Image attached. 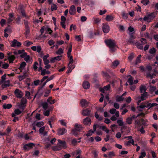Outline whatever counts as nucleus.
<instances>
[{
  "mask_svg": "<svg viewBox=\"0 0 158 158\" xmlns=\"http://www.w3.org/2000/svg\"><path fill=\"white\" fill-rule=\"evenodd\" d=\"M156 89V87L150 85V90L151 92H153Z\"/></svg>",
  "mask_w": 158,
  "mask_h": 158,
  "instance_id": "obj_53",
  "label": "nucleus"
},
{
  "mask_svg": "<svg viewBox=\"0 0 158 158\" xmlns=\"http://www.w3.org/2000/svg\"><path fill=\"white\" fill-rule=\"evenodd\" d=\"M81 105L82 106H86L88 104V102L85 99H82L80 102Z\"/></svg>",
  "mask_w": 158,
  "mask_h": 158,
  "instance_id": "obj_24",
  "label": "nucleus"
},
{
  "mask_svg": "<svg viewBox=\"0 0 158 158\" xmlns=\"http://www.w3.org/2000/svg\"><path fill=\"white\" fill-rule=\"evenodd\" d=\"M5 22H6L5 20L4 19H2L1 20V21H0V24H1V26H2V27H3L5 23Z\"/></svg>",
  "mask_w": 158,
  "mask_h": 158,
  "instance_id": "obj_60",
  "label": "nucleus"
},
{
  "mask_svg": "<svg viewBox=\"0 0 158 158\" xmlns=\"http://www.w3.org/2000/svg\"><path fill=\"white\" fill-rule=\"evenodd\" d=\"M90 114V111L88 109H85L83 110L82 114L84 116H88Z\"/></svg>",
  "mask_w": 158,
  "mask_h": 158,
  "instance_id": "obj_23",
  "label": "nucleus"
},
{
  "mask_svg": "<svg viewBox=\"0 0 158 158\" xmlns=\"http://www.w3.org/2000/svg\"><path fill=\"white\" fill-rule=\"evenodd\" d=\"M64 52L63 50L61 48H59L57 51L56 52V53L58 55H60L63 53Z\"/></svg>",
  "mask_w": 158,
  "mask_h": 158,
  "instance_id": "obj_45",
  "label": "nucleus"
},
{
  "mask_svg": "<svg viewBox=\"0 0 158 158\" xmlns=\"http://www.w3.org/2000/svg\"><path fill=\"white\" fill-rule=\"evenodd\" d=\"M58 145L61 148H65L66 147V143L65 141H62L60 139H58Z\"/></svg>",
  "mask_w": 158,
  "mask_h": 158,
  "instance_id": "obj_8",
  "label": "nucleus"
},
{
  "mask_svg": "<svg viewBox=\"0 0 158 158\" xmlns=\"http://www.w3.org/2000/svg\"><path fill=\"white\" fill-rule=\"evenodd\" d=\"M18 78L19 80L20 81H21L26 78V76L24 75H19V76Z\"/></svg>",
  "mask_w": 158,
  "mask_h": 158,
  "instance_id": "obj_56",
  "label": "nucleus"
},
{
  "mask_svg": "<svg viewBox=\"0 0 158 158\" xmlns=\"http://www.w3.org/2000/svg\"><path fill=\"white\" fill-rule=\"evenodd\" d=\"M75 128L74 129H73L72 131V133L75 135L77 136L78 134L76 132V131H80L81 130H82V126L80 124H78L77 123H76L74 125Z\"/></svg>",
  "mask_w": 158,
  "mask_h": 158,
  "instance_id": "obj_3",
  "label": "nucleus"
},
{
  "mask_svg": "<svg viewBox=\"0 0 158 158\" xmlns=\"http://www.w3.org/2000/svg\"><path fill=\"white\" fill-rule=\"evenodd\" d=\"M21 13L22 14V15L25 17L26 19H28L29 18V17L28 16H27L25 13V12L24 10H22L21 11Z\"/></svg>",
  "mask_w": 158,
  "mask_h": 158,
  "instance_id": "obj_58",
  "label": "nucleus"
},
{
  "mask_svg": "<svg viewBox=\"0 0 158 158\" xmlns=\"http://www.w3.org/2000/svg\"><path fill=\"white\" fill-rule=\"evenodd\" d=\"M2 107L4 109H9L10 108V104H4L3 105Z\"/></svg>",
  "mask_w": 158,
  "mask_h": 158,
  "instance_id": "obj_50",
  "label": "nucleus"
},
{
  "mask_svg": "<svg viewBox=\"0 0 158 158\" xmlns=\"http://www.w3.org/2000/svg\"><path fill=\"white\" fill-rule=\"evenodd\" d=\"M51 10L53 11V10H56L57 8V6L55 4H53L51 6Z\"/></svg>",
  "mask_w": 158,
  "mask_h": 158,
  "instance_id": "obj_52",
  "label": "nucleus"
},
{
  "mask_svg": "<svg viewBox=\"0 0 158 158\" xmlns=\"http://www.w3.org/2000/svg\"><path fill=\"white\" fill-rule=\"evenodd\" d=\"M45 128V127L43 126L40 127L39 130L40 134L43 135V136H46L47 135V132L44 131Z\"/></svg>",
  "mask_w": 158,
  "mask_h": 158,
  "instance_id": "obj_13",
  "label": "nucleus"
},
{
  "mask_svg": "<svg viewBox=\"0 0 158 158\" xmlns=\"http://www.w3.org/2000/svg\"><path fill=\"white\" fill-rule=\"evenodd\" d=\"M114 17L113 15H107L106 17V19L107 21H112L114 20Z\"/></svg>",
  "mask_w": 158,
  "mask_h": 158,
  "instance_id": "obj_25",
  "label": "nucleus"
},
{
  "mask_svg": "<svg viewBox=\"0 0 158 158\" xmlns=\"http://www.w3.org/2000/svg\"><path fill=\"white\" fill-rule=\"evenodd\" d=\"M134 57V55L133 53H131L128 57V59L129 60L131 61Z\"/></svg>",
  "mask_w": 158,
  "mask_h": 158,
  "instance_id": "obj_59",
  "label": "nucleus"
},
{
  "mask_svg": "<svg viewBox=\"0 0 158 158\" xmlns=\"http://www.w3.org/2000/svg\"><path fill=\"white\" fill-rule=\"evenodd\" d=\"M141 3L144 5L146 6L149 3V1L148 0H142Z\"/></svg>",
  "mask_w": 158,
  "mask_h": 158,
  "instance_id": "obj_43",
  "label": "nucleus"
},
{
  "mask_svg": "<svg viewBox=\"0 0 158 158\" xmlns=\"http://www.w3.org/2000/svg\"><path fill=\"white\" fill-rule=\"evenodd\" d=\"M124 98L123 97V96H117L116 97V101L117 102H121L123 101Z\"/></svg>",
  "mask_w": 158,
  "mask_h": 158,
  "instance_id": "obj_28",
  "label": "nucleus"
},
{
  "mask_svg": "<svg viewBox=\"0 0 158 158\" xmlns=\"http://www.w3.org/2000/svg\"><path fill=\"white\" fill-rule=\"evenodd\" d=\"M15 93L16 97L19 98H21L23 95V93L22 91L18 89L15 90Z\"/></svg>",
  "mask_w": 158,
  "mask_h": 158,
  "instance_id": "obj_9",
  "label": "nucleus"
},
{
  "mask_svg": "<svg viewBox=\"0 0 158 158\" xmlns=\"http://www.w3.org/2000/svg\"><path fill=\"white\" fill-rule=\"evenodd\" d=\"M11 46L15 47H19L21 45V43L18 41L14 39L11 42Z\"/></svg>",
  "mask_w": 158,
  "mask_h": 158,
  "instance_id": "obj_7",
  "label": "nucleus"
},
{
  "mask_svg": "<svg viewBox=\"0 0 158 158\" xmlns=\"http://www.w3.org/2000/svg\"><path fill=\"white\" fill-rule=\"evenodd\" d=\"M156 13L153 12L148 15L149 16H150V18L152 19V20L156 17Z\"/></svg>",
  "mask_w": 158,
  "mask_h": 158,
  "instance_id": "obj_44",
  "label": "nucleus"
},
{
  "mask_svg": "<svg viewBox=\"0 0 158 158\" xmlns=\"http://www.w3.org/2000/svg\"><path fill=\"white\" fill-rule=\"evenodd\" d=\"M50 111L48 110H46L44 112V114L45 116H48L49 115Z\"/></svg>",
  "mask_w": 158,
  "mask_h": 158,
  "instance_id": "obj_61",
  "label": "nucleus"
},
{
  "mask_svg": "<svg viewBox=\"0 0 158 158\" xmlns=\"http://www.w3.org/2000/svg\"><path fill=\"white\" fill-rule=\"evenodd\" d=\"M140 154L141 155L139 157V158H143V157H144L146 155L145 152L144 151H143L142 152H141L140 153Z\"/></svg>",
  "mask_w": 158,
  "mask_h": 158,
  "instance_id": "obj_54",
  "label": "nucleus"
},
{
  "mask_svg": "<svg viewBox=\"0 0 158 158\" xmlns=\"http://www.w3.org/2000/svg\"><path fill=\"white\" fill-rule=\"evenodd\" d=\"M119 64V62L118 60L114 61L112 65V67L114 68H115Z\"/></svg>",
  "mask_w": 158,
  "mask_h": 158,
  "instance_id": "obj_30",
  "label": "nucleus"
},
{
  "mask_svg": "<svg viewBox=\"0 0 158 158\" xmlns=\"http://www.w3.org/2000/svg\"><path fill=\"white\" fill-rule=\"evenodd\" d=\"M32 44L33 43L32 42L27 40L24 42V45L27 47H28L30 45Z\"/></svg>",
  "mask_w": 158,
  "mask_h": 158,
  "instance_id": "obj_39",
  "label": "nucleus"
},
{
  "mask_svg": "<svg viewBox=\"0 0 158 158\" xmlns=\"http://www.w3.org/2000/svg\"><path fill=\"white\" fill-rule=\"evenodd\" d=\"M110 88V84L106 86H104L103 89H100V91L102 93H104L105 91L109 90Z\"/></svg>",
  "mask_w": 158,
  "mask_h": 158,
  "instance_id": "obj_20",
  "label": "nucleus"
},
{
  "mask_svg": "<svg viewBox=\"0 0 158 158\" xmlns=\"http://www.w3.org/2000/svg\"><path fill=\"white\" fill-rule=\"evenodd\" d=\"M70 47L69 48L67 52V55L68 57L71 56V53L72 51V44H70Z\"/></svg>",
  "mask_w": 158,
  "mask_h": 158,
  "instance_id": "obj_47",
  "label": "nucleus"
},
{
  "mask_svg": "<svg viewBox=\"0 0 158 158\" xmlns=\"http://www.w3.org/2000/svg\"><path fill=\"white\" fill-rule=\"evenodd\" d=\"M27 102V100L25 98H22L21 99V105L22 106H24L25 105Z\"/></svg>",
  "mask_w": 158,
  "mask_h": 158,
  "instance_id": "obj_36",
  "label": "nucleus"
},
{
  "mask_svg": "<svg viewBox=\"0 0 158 158\" xmlns=\"http://www.w3.org/2000/svg\"><path fill=\"white\" fill-rule=\"evenodd\" d=\"M44 125V123L43 122H40L37 123L36 124V126L39 127H41Z\"/></svg>",
  "mask_w": 158,
  "mask_h": 158,
  "instance_id": "obj_42",
  "label": "nucleus"
},
{
  "mask_svg": "<svg viewBox=\"0 0 158 158\" xmlns=\"http://www.w3.org/2000/svg\"><path fill=\"white\" fill-rule=\"evenodd\" d=\"M110 113L111 114H115V116L117 117H118L119 115V112L118 111H116L115 109L112 108L110 110Z\"/></svg>",
  "mask_w": 158,
  "mask_h": 158,
  "instance_id": "obj_11",
  "label": "nucleus"
},
{
  "mask_svg": "<svg viewBox=\"0 0 158 158\" xmlns=\"http://www.w3.org/2000/svg\"><path fill=\"white\" fill-rule=\"evenodd\" d=\"M134 140L133 139H132L125 143L126 146H128L130 145V144L131 143L132 145H134Z\"/></svg>",
  "mask_w": 158,
  "mask_h": 158,
  "instance_id": "obj_35",
  "label": "nucleus"
},
{
  "mask_svg": "<svg viewBox=\"0 0 158 158\" xmlns=\"http://www.w3.org/2000/svg\"><path fill=\"white\" fill-rule=\"evenodd\" d=\"M44 31L46 32H49V34H51L52 32V30L50 28L48 27H44Z\"/></svg>",
  "mask_w": 158,
  "mask_h": 158,
  "instance_id": "obj_38",
  "label": "nucleus"
},
{
  "mask_svg": "<svg viewBox=\"0 0 158 158\" xmlns=\"http://www.w3.org/2000/svg\"><path fill=\"white\" fill-rule=\"evenodd\" d=\"M83 123L87 125H89L91 124V120L90 118H86L83 121Z\"/></svg>",
  "mask_w": 158,
  "mask_h": 158,
  "instance_id": "obj_16",
  "label": "nucleus"
},
{
  "mask_svg": "<svg viewBox=\"0 0 158 158\" xmlns=\"http://www.w3.org/2000/svg\"><path fill=\"white\" fill-rule=\"evenodd\" d=\"M156 76V75L154 73L151 74L150 73H148L147 74V77H150L151 79H152V78L155 77Z\"/></svg>",
  "mask_w": 158,
  "mask_h": 158,
  "instance_id": "obj_29",
  "label": "nucleus"
},
{
  "mask_svg": "<svg viewBox=\"0 0 158 158\" xmlns=\"http://www.w3.org/2000/svg\"><path fill=\"white\" fill-rule=\"evenodd\" d=\"M21 112L22 111L19 109L15 110V113L12 114V116L14 117L15 116V114L18 115L21 113Z\"/></svg>",
  "mask_w": 158,
  "mask_h": 158,
  "instance_id": "obj_27",
  "label": "nucleus"
},
{
  "mask_svg": "<svg viewBox=\"0 0 158 158\" xmlns=\"http://www.w3.org/2000/svg\"><path fill=\"white\" fill-rule=\"evenodd\" d=\"M122 18L124 19H127V14H126L124 11H123L122 12Z\"/></svg>",
  "mask_w": 158,
  "mask_h": 158,
  "instance_id": "obj_40",
  "label": "nucleus"
},
{
  "mask_svg": "<svg viewBox=\"0 0 158 158\" xmlns=\"http://www.w3.org/2000/svg\"><path fill=\"white\" fill-rule=\"evenodd\" d=\"M114 107L116 109H118L119 107V105L117 103H114Z\"/></svg>",
  "mask_w": 158,
  "mask_h": 158,
  "instance_id": "obj_64",
  "label": "nucleus"
},
{
  "mask_svg": "<svg viewBox=\"0 0 158 158\" xmlns=\"http://www.w3.org/2000/svg\"><path fill=\"white\" fill-rule=\"evenodd\" d=\"M31 49L34 51H36L38 53H40L41 50L42 48L40 46H33L31 47Z\"/></svg>",
  "mask_w": 158,
  "mask_h": 158,
  "instance_id": "obj_12",
  "label": "nucleus"
},
{
  "mask_svg": "<svg viewBox=\"0 0 158 158\" xmlns=\"http://www.w3.org/2000/svg\"><path fill=\"white\" fill-rule=\"evenodd\" d=\"M138 106L137 108L139 111H143V109L146 107L147 106L146 102H142L140 104L139 103V105H138Z\"/></svg>",
  "mask_w": 158,
  "mask_h": 158,
  "instance_id": "obj_6",
  "label": "nucleus"
},
{
  "mask_svg": "<svg viewBox=\"0 0 158 158\" xmlns=\"http://www.w3.org/2000/svg\"><path fill=\"white\" fill-rule=\"evenodd\" d=\"M117 123L119 126H123L124 125V123L123 121V119H118L117 121Z\"/></svg>",
  "mask_w": 158,
  "mask_h": 158,
  "instance_id": "obj_34",
  "label": "nucleus"
},
{
  "mask_svg": "<svg viewBox=\"0 0 158 158\" xmlns=\"http://www.w3.org/2000/svg\"><path fill=\"white\" fill-rule=\"evenodd\" d=\"M66 130L64 128H60L58 130V134L59 135H63L66 132Z\"/></svg>",
  "mask_w": 158,
  "mask_h": 158,
  "instance_id": "obj_18",
  "label": "nucleus"
},
{
  "mask_svg": "<svg viewBox=\"0 0 158 158\" xmlns=\"http://www.w3.org/2000/svg\"><path fill=\"white\" fill-rule=\"evenodd\" d=\"M93 133L94 131H93L92 130H89L87 132V133L86 134V135L87 136H90Z\"/></svg>",
  "mask_w": 158,
  "mask_h": 158,
  "instance_id": "obj_51",
  "label": "nucleus"
},
{
  "mask_svg": "<svg viewBox=\"0 0 158 158\" xmlns=\"http://www.w3.org/2000/svg\"><path fill=\"white\" fill-rule=\"evenodd\" d=\"M23 58H24V60L27 62H29L31 61L30 57L29 56L27 55V54Z\"/></svg>",
  "mask_w": 158,
  "mask_h": 158,
  "instance_id": "obj_33",
  "label": "nucleus"
},
{
  "mask_svg": "<svg viewBox=\"0 0 158 158\" xmlns=\"http://www.w3.org/2000/svg\"><path fill=\"white\" fill-rule=\"evenodd\" d=\"M92 20L94 22V24H98L100 23L101 19L96 17H93L92 19Z\"/></svg>",
  "mask_w": 158,
  "mask_h": 158,
  "instance_id": "obj_22",
  "label": "nucleus"
},
{
  "mask_svg": "<svg viewBox=\"0 0 158 158\" xmlns=\"http://www.w3.org/2000/svg\"><path fill=\"white\" fill-rule=\"evenodd\" d=\"M143 19L144 21H146L148 23L150 22L152 20V19L150 18V16H149L148 15L147 16L144 17Z\"/></svg>",
  "mask_w": 158,
  "mask_h": 158,
  "instance_id": "obj_26",
  "label": "nucleus"
},
{
  "mask_svg": "<svg viewBox=\"0 0 158 158\" xmlns=\"http://www.w3.org/2000/svg\"><path fill=\"white\" fill-rule=\"evenodd\" d=\"M105 43L110 49V51L111 52H114L118 47L116 45L115 41L111 39L105 40Z\"/></svg>",
  "mask_w": 158,
  "mask_h": 158,
  "instance_id": "obj_1",
  "label": "nucleus"
},
{
  "mask_svg": "<svg viewBox=\"0 0 158 158\" xmlns=\"http://www.w3.org/2000/svg\"><path fill=\"white\" fill-rule=\"evenodd\" d=\"M42 106L43 109L45 110H46L48 107V103L47 102H44L42 104Z\"/></svg>",
  "mask_w": 158,
  "mask_h": 158,
  "instance_id": "obj_41",
  "label": "nucleus"
},
{
  "mask_svg": "<svg viewBox=\"0 0 158 158\" xmlns=\"http://www.w3.org/2000/svg\"><path fill=\"white\" fill-rule=\"evenodd\" d=\"M6 74H4L2 76L0 80V85H2V87L4 89L9 86L10 85V80H7L6 78Z\"/></svg>",
  "mask_w": 158,
  "mask_h": 158,
  "instance_id": "obj_2",
  "label": "nucleus"
},
{
  "mask_svg": "<svg viewBox=\"0 0 158 158\" xmlns=\"http://www.w3.org/2000/svg\"><path fill=\"white\" fill-rule=\"evenodd\" d=\"M130 77L128 79V82L129 83V85H131L133 83V80L132 77L131 76H130Z\"/></svg>",
  "mask_w": 158,
  "mask_h": 158,
  "instance_id": "obj_48",
  "label": "nucleus"
},
{
  "mask_svg": "<svg viewBox=\"0 0 158 158\" xmlns=\"http://www.w3.org/2000/svg\"><path fill=\"white\" fill-rule=\"evenodd\" d=\"M146 103L147 106L146 107L148 108V109H150V108L154 106H156L158 105V104L156 103H151L147 101L146 102Z\"/></svg>",
  "mask_w": 158,
  "mask_h": 158,
  "instance_id": "obj_15",
  "label": "nucleus"
},
{
  "mask_svg": "<svg viewBox=\"0 0 158 158\" xmlns=\"http://www.w3.org/2000/svg\"><path fill=\"white\" fill-rule=\"evenodd\" d=\"M139 90L140 92L141 93L146 92V87L145 85H142L139 87Z\"/></svg>",
  "mask_w": 158,
  "mask_h": 158,
  "instance_id": "obj_21",
  "label": "nucleus"
},
{
  "mask_svg": "<svg viewBox=\"0 0 158 158\" xmlns=\"http://www.w3.org/2000/svg\"><path fill=\"white\" fill-rule=\"evenodd\" d=\"M68 57L69 60V63L68 64H73V61L72 56H69Z\"/></svg>",
  "mask_w": 158,
  "mask_h": 158,
  "instance_id": "obj_55",
  "label": "nucleus"
},
{
  "mask_svg": "<svg viewBox=\"0 0 158 158\" xmlns=\"http://www.w3.org/2000/svg\"><path fill=\"white\" fill-rule=\"evenodd\" d=\"M148 94L147 92H144L143 94H141V96L140 97V99L138 100L137 103L139 105V103H140L141 101H143L146 99L148 97Z\"/></svg>",
  "mask_w": 158,
  "mask_h": 158,
  "instance_id": "obj_4",
  "label": "nucleus"
},
{
  "mask_svg": "<svg viewBox=\"0 0 158 158\" xmlns=\"http://www.w3.org/2000/svg\"><path fill=\"white\" fill-rule=\"evenodd\" d=\"M136 45L137 46V47L139 49H142L143 48V47L142 46V44H141L140 43L137 42L136 43Z\"/></svg>",
  "mask_w": 158,
  "mask_h": 158,
  "instance_id": "obj_46",
  "label": "nucleus"
},
{
  "mask_svg": "<svg viewBox=\"0 0 158 158\" xmlns=\"http://www.w3.org/2000/svg\"><path fill=\"white\" fill-rule=\"evenodd\" d=\"M102 30L104 33H108L110 30V27L108 24L107 23H103L102 24Z\"/></svg>",
  "mask_w": 158,
  "mask_h": 158,
  "instance_id": "obj_5",
  "label": "nucleus"
},
{
  "mask_svg": "<svg viewBox=\"0 0 158 158\" xmlns=\"http://www.w3.org/2000/svg\"><path fill=\"white\" fill-rule=\"evenodd\" d=\"M25 96L27 98H30V93L28 91H26L25 92Z\"/></svg>",
  "mask_w": 158,
  "mask_h": 158,
  "instance_id": "obj_62",
  "label": "nucleus"
},
{
  "mask_svg": "<svg viewBox=\"0 0 158 158\" xmlns=\"http://www.w3.org/2000/svg\"><path fill=\"white\" fill-rule=\"evenodd\" d=\"M34 146L35 145L34 143H27L24 146L23 148L25 150H28Z\"/></svg>",
  "mask_w": 158,
  "mask_h": 158,
  "instance_id": "obj_14",
  "label": "nucleus"
},
{
  "mask_svg": "<svg viewBox=\"0 0 158 158\" xmlns=\"http://www.w3.org/2000/svg\"><path fill=\"white\" fill-rule=\"evenodd\" d=\"M82 86L84 89H88L90 87V84L87 81H84L82 84Z\"/></svg>",
  "mask_w": 158,
  "mask_h": 158,
  "instance_id": "obj_19",
  "label": "nucleus"
},
{
  "mask_svg": "<svg viewBox=\"0 0 158 158\" xmlns=\"http://www.w3.org/2000/svg\"><path fill=\"white\" fill-rule=\"evenodd\" d=\"M10 54H11V53ZM15 56L12 54V53L11 54H10V63H13V61L15 60Z\"/></svg>",
  "mask_w": 158,
  "mask_h": 158,
  "instance_id": "obj_57",
  "label": "nucleus"
},
{
  "mask_svg": "<svg viewBox=\"0 0 158 158\" xmlns=\"http://www.w3.org/2000/svg\"><path fill=\"white\" fill-rule=\"evenodd\" d=\"M26 65V63L25 62H23L20 64L19 69L21 70H23Z\"/></svg>",
  "mask_w": 158,
  "mask_h": 158,
  "instance_id": "obj_31",
  "label": "nucleus"
},
{
  "mask_svg": "<svg viewBox=\"0 0 158 158\" xmlns=\"http://www.w3.org/2000/svg\"><path fill=\"white\" fill-rule=\"evenodd\" d=\"M52 149L53 150L55 151L60 150L61 149V148L59 146V145H58V143L56 146L53 147Z\"/></svg>",
  "mask_w": 158,
  "mask_h": 158,
  "instance_id": "obj_32",
  "label": "nucleus"
},
{
  "mask_svg": "<svg viewBox=\"0 0 158 158\" xmlns=\"http://www.w3.org/2000/svg\"><path fill=\"white\" fill-rule=\"evenodd\" d=\"M156 52V49L154 48L151 49L149 50V52L151 54H153Z\"/></svg>",
  "mask_w": 158,
  "mask_h": 158,
  "instance_id": "obj_63",
  "label": "nucleus"
},
{
  "mask_svg": "<svg viewBox=\"0 0 158 158\" xmlns=\"http://www.w3.org/2000/svg\"><path fill=\"white\" fill-rule=\"evenodd\" d=\"M115 155V153L114 152H110L108 154V157L109 158H112Z\"/></svg>",
  "mask_w": 158,
  "mask_h": 158,
  "instance_id": "obj_37",
  "label": "nucleus"
},
{
  "mask_svg": "<svg viewBox=\"0 0 158 158\" xmlns=\"http://www.w3.org/2000/svg\"><path fill=\"white\" fill-rule=\"evenodd\" d=\"M76 9L74 5H72L69 9V13L71 15H74L76 13Z\"/></svg>",
  "mask_w": 158,
  "mask_h": 158,
  "instance_id": "obj_10",
  "label": "nucleus"
},
{
  "mask_svg": "<svg viewBox=\"0 0 158 158\" xmlns=\"http://www.w3.org/2000/svg\"><path fill=\"white\" fill-rule=\"evenodd\" d=\"M18 54L20 55V57L22 58H23L27 54V53L25 52L24 50H18Z\"/></svg>",
  "mask_w": 158,
  "mask_h": 158,
  "instance_id": "obj_17",
  "label": "nucleus"
},
{
  "mask_svg": "<svg viewBox=\"0 0 158 158\" xmlns=\"http://www.w3.org/2000/svg\"><path fill=\"white\" fill-rule=\"evenodd\" d=\"M132 118L129 117L127 118L126 122L127 124H131L132 123Z\"/></svg>",
  "mask_w": 158,
  "mask_h": 158,
  "instance_id": "obj_49",
  "label": "nucleus"
}]
</instances>
